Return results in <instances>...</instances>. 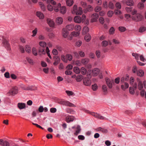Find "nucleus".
Returning <instances> with one entry per match:
<instances>
[{
	"label": "nucleus",
	"mask_w": 146,
	"mask_h": 146,
	"mask_svg": "<svg viewBox=\"0 0 146 146\" xmlns=\"http://www.w3.org/2000/svg\"><path fill=\"white\" fill-rule=\"evenodd\" d=\"M83 111L86 113L90 114L97 118L102 120L104 119L105 118L104 117L97 113L91 112L89 110L85 109H83Z\"/></svg>",
	"instance_id": "f257e3e1"
},
{
	"label": "nucleus",
	"mask_w": 146,
	"mask_h": 146,
	"mask_svg": "<svg viewBox=\"0 0 146 146\" xmlns=\"http://www.w3.org/2000/svg\"><path fill=\"white\" fill-rule=\"evenodd\" d=\"M73 14H75L76 15H81L82 14V8L79 7L78 9L77 5H75L73 7V9L72 11Z\"/></svg>",
	"instance_id": "f03ea898"
},
{
	"label": "nucleus",
	"mask_w": 146,
	"mask_h": 146,
	"mask_svg": "<svg viewBox=\"0 0 146 146\" xmlns=\"http://www.w3.org/2000/svg\"><path fill=\"white\" fill-rule=\"evenodd\" d=\"M58 103L60 104L65 105L69 107H75V106L73 104L71 103L68 101H64L62 100H60L58 101Z\"/></svg>",
	"instance_id": "7ed1b4c3"
},
{
	"label": "nucleus",
	"mask_w": 146,
	"mask_h": 146,
	"mask_svg": "<svg viewBox=\"0 0 146 146\" xmlns=\"http://www.w3.org/2000/svg\"><path fill=\"white\" fill-rule=\"evenodd\" d=\"M90 76V74H87V76L88 77L84 78L83 80V82L84 84L86 86H89L91 84V81L89 76Z\"/></svg>",
	"instance_id": "20e7f679"
},
{
	"label": "nucleus",
	"mask_w": 146,
	"mask_h": 146,
	"mask_svg": "<svg viewBox=\"0 0 146 146\" xmlns=\"http://www.w3.org/2000/svg\"><path fill=\"white\" fill-rule=\"evenodd\" d=\"M2 43L3 44V46L5 47L7 50H10L11 48L10 46L8 41L5 39H4L2 42Z\"/></svg>",
	"instance_id": "39448f33"
},
{
	"label": "nucleus",
	"mask_w": 146,
	"mask_h": 146,
	"mask_svg": "<svg viewBox=\"0 0 146 146\" xmlns=\"http://www.w3.org/2000/svg\"><path fill=\"white\" fill-rule=\"evenodd\" d=\"M132 18L133 20L136 21H140L142 19V16L139 13H137L135 16H132Z\"/></svg>",
	"instance_id": "423d86ee"
},
{
	"label": "nucleus",
	"mask_w": 146,
	"mask_h": 146,
	"mask_svg": "<svg viewBox=\"0 0 146 146\" xmlns=\"http://www.w3.org/2000/svg\"><path fill=\"white\" fill-rule=\"evenodd\" d=\"M18 92V89L17 87L15 86L13 87L9 91V93L11 95H15Z\"/></svg>",
	"instance_id": "0eeeda50"
},
{
	"label": "nucleus",
	"mask_w": 146,
	"mask_h": 146,
	"mask_svg": "<svg viewBox=\"0 0 146 146\" xmlns=\"http://www.w3.org/2000/svg\"><path fill=\"white\" fill-rule=\"evenodd\" d=\"M106 84L110 88H111L112 86V84L114 83V80H110L109 78H106Z\"/></svg>",
	"instance_id": "6e6552de"
},
{
	"label": "nucleus",
	"mask_w": 146,
	"mask_h": 146,
	"mask_svg": "<svg viewBox=\"0 0 146 146\" xmlns=\"http://www.w3.org/2000/svg\"><path fill=\"white\" fill-rule=\"evenodd\" d=\"M92 22H96L99 17V15L98 13H94L91 16Z\"/></svg>",
	"instance_id": "1a4fd4ad"
},
{
	"label": "nucleus",
	"mask_w": 146,
	"mask_h": 146,
	"mask_svg": "<svg viewBox=\"0 0 146 146\" xmlns=\"http://www.w3.org/2000/svg\"><path fill=\"white\" fill-rule=\"evenodd\" d=\"M72 128L73 129L76 128V132L74 133V135L75 136L77 135L81 130L80 127L79 125H77L76 127L75 126H73L72 127Z\"/></svg>",
	"instance_id": "9d476101"
},
{
	"label": "nucleus",
	"mask_w": 146,
	"mask_h": 146,
	"mask_svg": "<svg viewBox=\"0 0 146 146\" xmlns=\"http://www.w3.org/2000/svg\"><path fill=\"white\" fill-rule=\"evenodd\" d=\"M133 88L132 87H130L129 89V92L131 94H134L135 93L134 90H135L137 88V84L135 83L133 86Z\"/></svg>",
	"instance_id": "9b49d317"
},
{
	"label": "nucleus",
	"mask_w": 146,
	"mask_h": 146,
	"mask_svg": "<svg viewBox=\"0 0 146 146\" xmlns=\"http://www.w3.org/2000/svg\"><path fill=\"white\" fill-rule=\"evenodd\" d=\"M53 58L54 59V62L53 64L54 66H56L60 62V59L58 56H54Z\"/></svg>",
	"instance_id": "f8f14e48"
},
{
	"label": "nucleus",
	"mask_w": 146,
	"mask_h": 146,
	"mask_svg": "<svg viewBox=\"0 0 146 146\" xmlns=\"http://www.w3.org/2000/svg\"><path fill=\"white\" fill-rule=\"evenodd\" d=\"M121 83V88L123 90H124L129 87V85L127 83L123 82Z\"/></svg>",
	"instance_id": "ddd939ff"
},
{
	"label": "nucleus",
	"mask_w": 146,
	"mask_h": 146,
	"mask_svg": "<svg viewBox=\"0 0 146 146\" xmlns=\"http://www.w3.org/2000/svg\"><path fill=\"white\" fill-rule=\"evenodd\" d=\"M137 80L138 82V88L139 90H141L143 88L142 82L141 81L140 79L139 78H137Z\"/></svg>",
	"instance_id": "4468645a"
},
{
	"label": "nucleus",
	"mask_w": 146,
	"mask_h": 146,
	"mask_svg": "<svg viewBox=\"0 0 146 146\" xmlns=\"http://www.w3.org/2000/svg\"><path fill=\"white\" fill-rule=\"evenodd\" d=\"M100 70L98 68H95L92 71V74L94 76H97L99 73Z\"/></svg>",
	"instance_id": "2eb2a0df"
},
{
	"label": "nucleus",
	"mask_w": 146,
	"mask_h": 146,
	"mask_svg": "<svg viewBox=\"0 0 146 146\" xmlns=\"http://www.w3.org/2000/svg\"><path fill=\"white\" fill-rule=\"evenodd\" d=\"M0 144L3 146H9V144L7 141H3L2 139H0Z\"/></svg>",
	"instance_id": "dca6fc26"
},
{
	"label": "nucleus",
	"mask_w": 146,
	"mask_h": 146,
	"mask_svg": "<svg viewBox=\"0 0 146 146\" xmlns=\"http://www.w3.org/2000/svg\"><path fill=\"white\" fill-rule=\"evenodd\" d=\"M96 131H101L102 133H106L108 132V130L107 129L102 128L101 127H99L96 129Z\"/></svg>",
	"instance_id": "f3484780"
},
{
	"label": "nucleus",
	"mask_w": 146,
	"mask_h": 146,
	"mask_svg": "<svg viewBox=\"0 0 146 146\" xmlns=\"http://www.w3.org/2000/svg\"><path fill=\"white\" fill-rule=\"evenodd\" d=\"M83 23H84L86 25H88V24L89 21L87 19H86V16L83 15Z\"/></svg>",
	"instance_id": "a211bd4d"
},
{
	"label": "nucleus",
	"mask_w": 146,
	"mask_h": 146,
	"mask_svg": "<svg viewBox=\"0 0 146 146\" xmlns=\"http://www.w3.org/2000/svg\"><path fill=\"white\" fill-rule=\"evenodd\" d=\"M36 14V16L40 19H43L44 18V15L40 12L37 11Z\"/></svg>",
	"instance_id": "6ab92c4d"
},
{
	"label": "nucleus",
	"mask_w": 146,
	"mask_h": 146,
	"mask_svg": "<svg viewBox=\"0 0 146 146\" xmlns=\"http://www.w3.org/2000/svg\"><path fill=\"white\" fill-rule=\"evenodd\" d=\"M74 21L76 23H80L81 22V17L79 16H76L74 18Z\"/></svg>",
	"instance_id": "aec40b11"
},
{
	"label": "nucleus",
	"mask_w": 146,
	"mask_h": 146,
	"mask_svg": "<svg viewBox=\"0 0 146 146\" xmlns=\"http://www.w3.org/2000/svg\"><path fill=\"white\" fill-rule=\"evenodd\" d=\"M48 24L50 27H53L54 26V23L53 21L51 19L48 18L47 19Z\"/></svg>",
	"instance_id": "412c9836"
},
{
	"label": "nucleus",
	"mask_w": 146,
	"mask_h": 146,
	"mask_svg": "<svg viewBox=\"0 0 146 146\" xmlns=\"http://www.w3.org/2000/svg\"><path fill=\"white\" fill-rule=\"evenodd\" d=\"M23 89L25 90H35V87L33 86H29L27 87H24L23 88Z\"/></svg>",
	"instance_id": "4be33fe9"
},
{
	"label": "nucleus",
	"mask_w": 146,
	"mask_h": 146,
	"mask_svg": "<svg viewBox=\"0 0 146 146\" xmlns=\"http://www.w3.org/2000/svg\"><path fill=\"white\" fill-rule=\"evenodd\" d=\"M74 28V25L72 24L68 25L66 26V29L69 31H71L73 30Z\"/></svg>",
	"instance_id": "5701e85b"
},
{
	"label": "nucleus",
	"mask_w": 146,
	"mask_h": 146,
	"mask_svg": "<svg viewBox=\"0 0 146 146\" xmlns=\"http://www.w3.org/2000/svg\"><path fill=\"white\" fill-rule=\"evenodd\" d=\"M136 74L138 76H143L144 75V72L141 70H139L137 71Z\"/></svg>",
	"instance_id": "b1692460"
},
{
	"label": "nucleus",
	"mask_w": 146,
	"mask_h": 146,
	"mask_svg": "<svg viewBox=\"0 0 146 146\" xmlns=\"http://www.w3.org/2000/svg\"><path fill=\"white\" fill-rule=\"evenodd\" d=\"M68 35V32L65 29H62V35L64 37L66 38Z\"/></svg>",
	"instance_id": "393cba45"
},
{
	"label": "nucleus",
	"mask_w": 146,
	"mask_h": 146,
	"mask_svg": "<svg viewBox=\"0 0 146 146\" xmlns=\"http://www.w3.org/2000/svg\"><path fill=\"white\" fill-rule=\"evenodd\" d=\"M66 122L69 123L70 122L74 120V117L73 116H69L66 118Z\"/></svg>",
	"instance_id": "a878e982"
},
{
	"label": "nucleus",
	"mask_w": 146,
	"mask_h": 146,
	"mask_svg": "<svg viewBox=\"0 0 146 146\" xmlns=\"http://www.w3.org/2000/svg\"><path fill=\"white\" fill-rule=\"evenodd\" d=\"M126 5L128 6H133L134 2L132 0H127L126 2Z\"/></svg>",
	"instance_id": "bb28decb"
},
{
	"label": "nucleus",
	"mask_w": 146,
	"mask_h": 146,
	"mask_svg": "<svg viewBox=\"0 0 146 146\" xmlns=\"http://www.w3.org/2000/svg\"><path fill=\"white\" fill-rule=\"evenodd\" d=\"M26 105L24 103H19L18 104V106L19 108L20 109H23L25 107Z\"/></svg>",
	"instance_id": "cd10ccee"
},
{
	"label": "nucleus",
	"mask_w": 146,
	"mask_h": 146,
	"mask_svg": "<svg viewBox=\"0 0 146 146\" xmlns=\"http://www.w3.org/2000/svg\"><path fill=\"white\" fill-rule=\"evenodd\" d=\"M63 19L61 17H58L56 18V22L58 24H61L62 23Z\"/></svg>",
	"instance_id": "c85d7f7f"
},
{
	"label": "nucleus",
	"mask_w": 146,
	"mask_h": 146,
	"mask_svg": "<svg viewBox=\"0 0 146 146\" xmlns=\"http://www.w3.org/2000/svg\"><path fill=\"white\" fill-rule=\"evenodd\" d=\"M102 89L104 94H106L108 92L107 87L105 85H103L102 86Z\"/></svg>",
	"instance_id": "c756f323"
},
{
	"label": "nucleus",
	"mask_w": 146,
	"mask_h": 146,
	"mask_svg": "<svg viewBox=\"0 0 146 146\" xmlns=\"http://www.w3.org/2000/svg\"><path fill=\"white\" fill-rule=\"evenodd\" d=\"M60 13L64 14L66 12V8L65 6H62L60 9Z\"/></svg>",
	"instance_id": "7c9ffc66"
},
{
	"label": "nucleus",
	"mask_w": 146,
	"mask_h": 146,
	"mask_svg": "<svg viewBox=\"0 0 146 146\" xmlns=\"http://www.w3.org/2000/svg\"><path fill=\"white\" fill-rule=\"evenodd\" d=\"M128 80V76L126 75V77H122L121 78V83H122L123 82H125V81H127Z\"/></svg>",
	"instance_id": "2f4dec72"
},
{
	"label": "nucleus",
	"mask_w": 146,
	"mask_h": 146,
	"mask_svg": "<svg viewBox=\"0 0 146 146\" xmlns=\"http://www.w3.org/2000/svg\"><path fill=\"white\" fill-rule=\"evenodd\" d=\"M73 3V0H67L66 1V3L67 5L69 6H71Z\"/></svg>",
	"instance_id": "473e14b6"
},
{
	"label": "nucleus",
	"mask_w": 146,
	"mask_h": 146,
	"mask_svg": "<svg viewBox=\"0 0 146 146\" xmlns=\"http://www.w3.org/2000/svg\"><path fill=\"white\" fill-rule=\"evenodd\" d=\"M138 7L139 9H141L144 7V5L143 2H139L138 4Z\"/></svg>",
	"instance_id": "72a5a7b5"
},
{
	"label": "nucleus",
	"mask_w": 146,
	"mask_h": 146,
	"mask_svg": "<svg viewBox=\"0 0 146 146\" xmlns=\"http://www.w3.org/2000/svg\"><path fill=\"white\" fill-rule=\"evenodd\" d=\"M84 39L86 41H89L91 39V37L90 35L88 34H86L85 36Z\"/></svg>",
	"instance_id": "f704fd0d"
},
{
	"label": "nucleus",
	"mask_w": 146,
	"mask_h": 146,
	"mask_svg": "<svg viewBox=\"0 0 146 146\" xmlns=\"http://www.w3.org/2000/svg\"><path fill=\"white\" fill-rule=\"evenodd\" d=\"M74 72L76 74H79L80 72L79 68L77 67H75L73 68Z\"/></svg>",
	"instance_id": "c9c22d12"
},
{
	"label": "nucleus",
	"mask_w": 146,
	"mask_h": 146,
	"mask_svg": "<svg viewBox=\"0 0 146 146\" xmlns=\"http://www.w3.org/2000/svg\"><path fill=\"white\" fill-rule=\"evenodd\" d=\"M82 51H81L79 54H78L77 52H74V54L75 56L77 58H79V56H82Z\"/></svg>",
	"instance_id": "e433bc0d"
},
{
	"label": "nucleus",
	"mask_w": 146,
	"mask_h": 146,
	"mask_svg": "<svg viewBox=\"0 0 146 146\" xmlns=\"http://www.w3.org/2000/svg\"><path fill=\"white\" fill-rule=\"evenodd\" d=\"M108 44V42L106 40H104L102 42V45L103 47H106Z\"/></svg>",
	"instance_id": "4c0bfd02"
},
{
	"label": "nucleus",
	"mask_w": 146,
	"mask_h": 146,
	"mask_svg": "<svg viewBox=\"0 0 146 146\" xmlns=\"http://www.w3.org/2000/svg\"><path fill=\"white\" fill-rule=\"evenodd\" d=\"M76 79L77 81L80 82L82 80V76L80 75H78L76 77Z\"/></svg>",
	"instance_id": "58836bf2"
},
{
	"label": "nucleus",
	"mask_w": 146,
	"mask_h": 146,
	"mask_svg": "<svg viewBox=\"0 0 146 146\" xmlns=\"http://www.w3.org/2000/svg\"><path fill=\"white\" fill-rule=\"evenodd\" d=\"M102 9V8L101 7L99 6H96L94 9V11L96 12H98L101 11Z\"/></svg>",
	"instance_id": "ea45409f"
},
{
	"label": "nucleus",
	"mask_w": 146,
	"mask_h": 146,
	"mask_svg": "<svg viewBox=\"0 0 146 146\" xmlns=\"http://www.w3.org/2000/svg\"><path fill=\"white\" fill-rule=\"evenodd\" d=\"M66 57L68 60L70 61L72 60V56L70 54H67L66 55Z\"/></svg>",
	"instance_id": "a19ab883"
},
{
	"label": "nucleus",
	"mask_w": 146,
	"mask_h": 146,
	"mask_svg": "<svg viewBox=\"0 0 146 146\" xmlns=\"http://www.w3.org/2000/svg\"><path fill=\"white\" fill-rule=\"evenodd\" d=\"M115 29L113 27H111L109 30V33L110 35H113L115 31Z\"/></svg>",
	"instance_id": "79ce46f5"
},
{
	"label": "nucleus",
	"mask_w": 146,
	"mask_h": 146,
	"mask_svg": "<svg viewBox=\"0 0 146 146\" xmlns=\"http://www.w3.org/2000/svg\"><path fill=\"white\" fill-rule=\"evenodd\" d=\"M89 30V29L88 28V27L85 26L84 27V28L83 29V31H84V33H88Z\"/></svg>",
	"instance_id": "37998d69"
},
{
	"label": "nucleus",
	"mask_w": 146,
	"mask_h": 146,
	"mask_svg": "<svg viewBox=\"0 0 146 146\" xmlns=\"http://www.w3.org/2000/svg\"><path fill=\"white\" fill-rule=\"evenodd\" d=\"M89 59L88 58H84L83 59V64H86L89 62Z\"/></svg>",
	"instance_id": "c03bdc74"
},
{
	"label": "nucleus",
	"mask_w": 146,
	"mask_h": 146,
	"mask_svg": "<svg viewBox=\"0 0 146 146\" xmlns=\"http://www.w3.org/2000/svg\"><path fill=\"white\" fill-rule=\"evenodd\" d=\"M25 50L28 53H30L31 51V48L28 45H26L25 46Z\"/></svg>",
	"instance_id": "a18cd8bd"
},
{
	"label": "nucleus",
	"mask_w": 146,
	"mask_h": 146,
	"mask_svg": "<svg viewBox=\"0 0 146 146\" xmlns=\"http://www.w3.org/2000/svg\"><path fill=\"white\" fill-rule=\"evenodd\" d=\"M137 70V67L136 66H134L132 68V71L134 73L136 74Z\"/></svg>",
	"instance_id": "49530a36"
},
{
	"label": "nucleus",
	"mask_w": 146,
	"mask_h": 146,
	"mask_svg": "<svg viewBox=\"0 0 146 146\" xmlns=\"http://www.w3.org/2000/svg\"><path fill=\"white\" fill-rule=\"evenodd\" d=\"M98 88V86L96 84H95L92 86V88L94 91H96Z\"/></svg>",
	"instance_id": "de8ad7c7"
},
{
	"label": "nucleus",
	"mask_w": 146,
	"mask_h": 146,
	"mask_svg": "<svg viewBox=\"0 0 146 146\" xmlns=\"http://www.w3.org/2000/svg\"><path fill=\"white\" fill-rule=\"evenodd\" d=\"M71 34L74 36H77L79 35V32L74 31L72 32Z\"/></svg>",
	"instance_id": "09e8293b"
},
{
	"label": "nucleus",
	"mask_w": 146,
	"mask_h": 146,
	"mask_svg": "<svg viewBox=\"0 0 146 146\" xmlns=\"http://www.w3.org/2000/svg\"><path fill=\"white\" fill-rule=\"evenodd\" d=\"M39 44L40 46L45 47L46 45V43L45 42H39Z\"/></svg>",
	"instance_id": "8fccbe9b"
},
{
	"label": "nucleus",
	"mask_w": 146,
	"mask_h": 146,
	"mask_svg": "<svg viewBox=\"0 0 146 146\" xmlns=\"http://www.w3.org/2000/svg\"><path fill=\"white\" fill-rule=\"evenodd\" d=\"M108 7L110 8L111 9H113L114 8V5L111 2H110L109 3Z\"/></svg>",
	"instance_id": "3c124183"
},
{
	"label": "nucleus",
	"mask_w": 146,
	"mask_h": 146,
	"mask_svg": "<svg viewBox=\"0 0 146 146\" xmlns=\"http://www.w3.org/2000/svg\"><path fill=\"white\" fill-rule=\"evenodd\" d=\"M132 55L133 56L135 57V59L137 60H138L139 55L138 54L133 53L132 54Z\"/></svg>",
	"instance_id": "603ef678"
},
{
	"label": "nucleus",
	"mask_w": 146,
	"mask_h": 146,
	"mask_svg": "<svg viewBox=\"0 0 146 146\" xmlns=\"http://www.w3.org/2000/svg\"><path fill=\"white\" fill-rule=\"evenodd\" d=\"M19 47L21 52L22 53H24L25 51L23 47V46L19 45Z\"/></svg>",
	"instance_id": "864d4df0"
},
{
	"label": "nucleus",
	"mask_w": 146,
	"mask_h": 146,
	"mask_svg": "<svg viewBox=\"0 0 146 146\" xmlns=\"http://www.w3.org/2000/svg\"><path fill=\"white\" fill-rule=\"evenodd\" d=\"M32 52L34 55L36 56L37 55V54L35 48L34 47L33 48Z\"/></svg>",
	"instance_id": "5fc2aeb1"
},
{
	"label": "nucleus",
	"mask_w": 146,
	"mask_h": 146,
	"mask_svg": "<svg viewBox=\"0 0 146 146\" xmlns=\"http://www.w3.org/2000/svg\"><path fill=\"white\" fill-rule=\"evenodd\" d=\"M145 30L146 28L145 27H141L140 28L139 30V32L140 33H142L145 31Z\"/></svg>",
	"instance_id": "6e6d98bb"
},
{
	"label": "nucleus",
	"mask_w": 146,
	"mask_h": 146,
	"mask_svg": "<svg viewBox=\"0 0 146 146\" xmlns=\"http://www.w3.org/2000/svg\"><path fill=\"white\" fill-rule=\"evenodd\" d=\"M37 28H35V29L34 30H33L32 31L33 34L32 36H35L36 35V33H37Z\"/></svg>",
	"instance_id": "4d7b16f0"
},
{
	"label": "nucleus",
	"mask_w": 146,
	"mask_h": 146,
	"mask_svg": "<svg viewBox=\"0 0 146 146\" xmlns=\"http://www.w3.org/2000/svg\"><path fill=\"white\" fill-rule=\"evenodd\" d=\"M65 92L68 96H72L74 94L73 92L72 91H70L66 90Z\"/></svg>",
	"instance_id": "13d9d810"
},
{
	"label": "nucleus",
	"mask_w": 146,
	"mask_h": 146,
	"mask_svg": "<svg viewBox=\"0 0 146 146\" xmlns=\"http://www.w3.org/2000/svg\"><path fill=\"white\" fill-rule=\"evenodd\" d=\"M103 7L106 9H107L108 6V5L107 2L106 1L104 2L103 4Z\"/></svg>",
	"instance_id": "bf43d9fd"
},
{
	"label": "nucleus",
	"mask_w": 146,
	"mask_h": 146,
	"mask_svg": "<svg viewBox=\"0 0 146 146\" xmlns=\"http://www.w3.org/2000/svg\"><path fill=\"white\" fill-rule=\"evenodd\" d=\"M81 27L80 25H77L76 26L75 29L76 30L79 31L81 29Z\"/></svg>",
	"instance_id": "052dcab7"
},
{
	"label": "nucleus",
	"mask_w": 146,
	"mask_h": 146,
	"mask_svg": "<svg viewBox=\"0 0 146 146\" xmlns=\"http://www.w3.org/2000/svg\"><path fill=\"white\" fill-rule=\"evenodd\" d=\"M113 11H108V16L109 17H111L112 16L113 14Z\"/></svg>",
	"instance_id": "680f3d73"
},
{
	"label": "nucleus",
	"mask_w": 146,
	"mask_h": 146,
	"mask_svg": "<svg viewBox=\"0 0 146 146\" xmlns=\"http://www.w3.org/2000/svg\"><path fill=\"white\" fill-rule=\"evenodd\" d=\"M119 30L121 32L125 31L126 30L125 28L123 27H120L119 28Z\"/></svg>",
	"instance_id": "e2e57ef3"
},
{
	"label": "nucleus",
	"mask_w": 146,
	"mask_h": 146,
	"mask_svg": "<svg viewBox=\"0 0 146 146\" xmlns=\"http://www.w3.org/2000/svg\"><path fill=\"white\" fill-rule=\"evenodd\" d=\"M44 110V108L42 106H40L38 109V111L40 112H42Z\"/></svg>",
	"instance_id": "0e129e2a"
},
{
	"label": "nucleus",
	"mask_w": 146,
	"mask_h": 146,
	"mask_svg": "<svg viewBox=\"0 0 146 146\" xmlns=\"http://www.w3.org/2000/svg\"><path fill=\"white\" fill-rule=\"evenodd\" d=\"M115 6L116 8L118 9H120L121 8V4L119 2L116 3L115 4Z\"/></svg>",
	"instance_id": "69168bd1"
},
{
	"label": "nucleus",
	"mask_w": 146,
	"mask_h": 146,
	"mask_svg": "<svg viewBox=\"0 0 146 146\" xmlns=\"http://www.w3.org/2000/svg\"><path fill=\"white\" fill-rule=\"evenodd\" d=\"M56 111V109L55 108H51L50 109V111L52 113H55Z\"/></svg>",
	"instance_id": "338daca9"
},
{
	"label": "nucleus",
	"mask_w": 146,
	"mask_h": 146,
	"mask_svg": "<svg viewBox=\"0 0 146 146\" xmlns=\"http://www.w3.org/2000/svg\"><path fill=\"white\" fill-rule=\"evenodd\" d=\"M26 59L28 62H29V63L31 64H33V60L32 59L27 57L26 58Z\"/></svg>",
	"instance_id": "774afa93"
}]
</instances>
